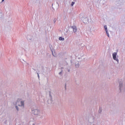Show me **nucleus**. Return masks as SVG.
<instances>
[{"label":"nucleus","mask_w":125,"mask_h":125,"mask_svg":"<svg viewBox=\"0 0 125 125\" xmlns=\"http://www.w3.org/2000/svg\"><path fill=\"white\" fill-rule=\"evenodd\" d=\"M16 104L18 105V106H24V102L21 101L20 100H18Z\"/></svg>","instance_id":"1"},{"label":"nucleus","mask_w":125,"mask_h":125,"mask_svg":"<svg viewBox=\"0 0 125 125\" xmlns=\"http://www.w3.org/2000/svg\"><path fill=\"white\" fill-rule=\"evenodd\" d=\"M112 56L114 60H115L116 61H117V62H119V60L117 59V53L115 52L112 54Z\"/></svg>","instance_id":"2"},{"label":"nucleus","mask_w":125,"mask_h":125,"mask_svg":"<svg viewBox=\"0 0 125 125\" xmlns=\"http://www.w3.org/2000/svg\"><path fill=\"white\" fill-rule=\"evenodd\" d=\"M32 114L34 115H38L39 114V110L38 109H35L32 111Z\"/></svg>","instance_id":"3"},{"label":"nucleus","mask_w":125,"mask_h":125,"mask_svg":"<svg viewBox=\"0 0 125 125\" xmlns=\"http://www.w3.org/2000/svg\"><path fill=\"white\" fill-rule=\"evenodd\" d=\"M71 28L73 29V31L74 33L77 32V27L76 26H71Z\"/></svg>","instance_id":"4"},{"label":"nucleus","mask_w":125,"mask_h":125,"mask_svg":"<svg viewBox=\"0 0 125 125\" xmlns=\"http://www.w3.org/2000/svg\"><path fill=\"white\" fill-rule=\"evenodd\" d=\"M104 28L105 29L106 33H107V31H108V30H107V25H104Z\"/></svg>","instance_id":"5"},{"label":"nucleus","mask_w":125,"mask_h":125,"mask_svg":"<svg viewBox=\"0 0 125 125\" xmlns=\"http://www.w3.org/2000/svg\"><path fill=\"white\" fill-rule=\"evenodd\" d=\"M59 40L60 41H64V38L60 37Z\"/></svg>","instance_id":"6"},{"label":"nucleus","mask_w":125,"mask_h":125,"mask_svg":"<svg viewBox=\"0 0 125 125\" xmlns=\"http://www.w3.org/2000/svg\"><path fill=\"white\" fill-rule=\"evenodd\" d=\"M74 4H75V2H72L71 6H73V5H74Z\"/></svg>","instance_id":"7"},{"label":"nucleus","mask_w":125,"mask_h":125,"mask_svg":"<svg viewBox=\"0 0 125 125\" xmlns=\"http://www.w3.org/2000/svg\"><path fill=\"white\" fill-rule=\"evenodd\" d=\"M101 111H102V110H101V108L100 109V108H99V113H101Z\"/></svg>","instance_id":"8"},{"label":"nucleus","mask_w":125,"mask_h":125,"mask_svg":"<svg viewBox=\"0 0 125 125\" xmlns=\"http://www.w3.org/2000/svg\"><path fill=\"white\" fill-rule=\"evenodd\" d=\"M106 33L107 36L108 37H109V33H108V31H107V32H106Z\"/></svg>","instance_id":"9"},{"label":"nucleus","mask_w":125,"mask_h":125,"mask_svg":"<svg viewBox=\"0 0 125 125\" xmlns=\"http://www.w3.org/2000/svg\"><path fill=\"white\" fill-rule=\"evenodd\" d=\"M16 108L17 110L18 111V110H19V109H18V106H16Z\"/></svg>","instance_id":"10"},{"label":"nucleus","mask_w":125,"mask_h":125,"mask_svg":"<svg viewBox=\"0 0 125 125\" xmlns=\"http://www.w3.org/2000/svg\"><path fill=\"white\" fill-rule=\"evenodd\" d=\"M3 1H4V0H2V1H1V2H3Z\"/></svg>","instance_id":"11"},{"label":"nucleus","mask_w":125,"mask_h":125,"mask_svg":"<svg viewBox=\"0 0 125 125\" xmlns=\"http://www.w3.org/2000/svg\"><path fill=\"white\" fill-rule=\"evenodd\" d=\"M59 74H61V72H60Z\"/></svg>","instance_id":"12"},{"label":"nucleus","mask_w":125,"mask_h":125,"mask_svg":"<svg viewBox=\"0 0 125 125\" xmlns=\"http://www.w3.org/2000/svg\"><path fill=\"white\" fill-rule=\"evenodd\" d=\"M65 88H66V85H65Z\"/></svg>","instance_id":"13"}]
</instances>
